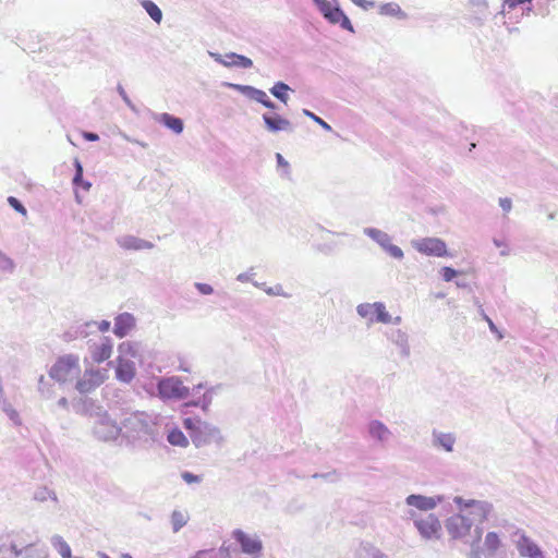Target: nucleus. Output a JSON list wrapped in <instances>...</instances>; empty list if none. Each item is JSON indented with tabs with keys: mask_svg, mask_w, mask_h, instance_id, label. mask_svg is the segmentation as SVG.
I'll use <instances>...</instances> for the list:
<instances>
[{
	"mask_svg": "<svg viewBox=\"0 0 558 558\" xmlns=\"http://www.w3.org/2000/svg\"><path fill=\"white\" fill-rule=\"evenodd\" d=\"M441 276H442V279L447 282L451 281L457 275H458V271L451 267H442L441 270Z\"/></svg>",
	"mask_w": 558,
	"mask_h": 558,
	"instance_id": "nucleus-39",
	"label": "nucleus"
},
{
	"mask_svg": "<svg viewBox=\"0 0 558 558\" xmlns=\"http://www.w3.org/2000/svg\"><path fill=\"white\" fill-rule=\"evenodd\" d=\"M320 11L324 16L333 24H340L342 28L352 31V25L348 16L337 7L324 1L320 4Z\"/></svg>",
	"mask_w": 558,
	"mask_h": 558,
	"instance_id": "nucleus-11",
	"label": "nucleus"
},
{
	"mask_svg": "<svg viewBox=\"0 0 558 558\" xmlns=\"http://www.w3.org/2000/svg\"><path fill=\"white\" fill-rule=\"evenodd\" d=\"M473 526V520L463 513L454 514L447 519L446 530L452 538H463Z\"/></svg>",
	"mask_w": 558,
	"mask_h": 558,
	"instance_id": "nucleus-9",
	"label": "nucleus"
},
{
	"mask_svg": "<svg viewBox=\"0 0 558 558\" xmlns=\"http://www.w3.org/2000/svg\"><path fill=\"white\" fill-rule=\"evenodd\" d=\"M437 441L440 447L446 451L453 449L454 438L450 434H441L437 437Z\"/></svg>",
	"mask_w": 558,
	"mask_h": 558,
	"instance_id": "nucleus-33",
	"label": "nucleus"
},
{
	"mask_svg": "<svg viewBox=\"0 0 558 558\" xmlns=\"http://www.w3.org/2000/svg\"><path fill=\"white\" fill-rule=\"evenodd\" d=\"M374 303L360 304L357 306V313L364 318H371V320H374Z\"/></svg>",
	"mask_w": 558,
	"mask_h": 558,
	"instance_id": "nucleus-34",
	"label": "nucleus"
},
{
	"mask_svg": "<svg viewBox=\"0 0 558 558\" xmlns=\"http://www.w3.org/2000/svg\"><path fill=\"white\" fill-rule=\"evenodd\" d=\"M134 317L129 313L120 314L114 322L113 332L117 337H125L134 327Z\"/></svg>",
	"mask_w": 558,
	"mask_h": 558,
	"instance_id": "nucleus-15",
	"label": "nucleus"
},
{
	"mask_svg": "<svg viewBox=\"0 0 558 558\" xmlns=\"http://www.w3.org/2000/svg\"><path fill=\"white\" fill-rule=\"evenodd\" d=\"M474 533L475 537L471 542V550L469 553V558H483V550L480 548V541L482 537L483 530L476 526Z\"/></svg>",
	"mask_w": 558,
	"mask_h": 558,
	"instance_id": "nucleus-25",
	"label": "nucleus"
},
{
	"mask_svg": "<svg viewBox=\"0 0 558 558\" xmlns=\"http://www.w3.org/2000/svg\"><path fill=\"white\" fill-rule=\"evenodd\" d=\"M183 425L191 432V436H193V433H202L207 428L206 423L199 417H186L183 421Z\"/></svg>",
	"mask_w": 558,
	"mask_h": 558,
	"instance_id": "nucleus-24",
	"label": "nucleus"
},
{
	"mask_svg": "<svg viewBox=\"0 0 558 558\" xmlns=\"http://www.w3.org/2000/svg\"><path fill=\"white\" fill-rule=\"evenodd\" d=\"M304 114L307 116L308 118H311L317 124H319L324 130L331 131V126L326 121H324L322 118H319L318 116L314 114L313 112H311L306 109L304 110Z\"/></svg>",
	"mask_w": 558,
	"mask_h": 558,
	"instance_id": "nucleus-37",
	"label": "nucleus"
},
{
	"mask_svg": "<svg viewBox=\"0 0 558 558\" xmlns=\"http://www.w3.org/2000/svg\"><path fill=\"white\" fill-rule=\"evenodd\" d=\"M486 320L488 322L490 329H495L494 323L488 317H486Z\"/></svg>",
	"mask_w": 558,
	"mask_h": 558,
	"instance_id": "nucleus-55",
	"label": "nucleus"
},
{
	"mask_svg": "<svg viewBox=\"0 0 558 558\" xmlns=\"http://www.w3.org/2000/svg\"><path fill=\"white\" fill-rule=\"evenodd\" d=\"M369 434L374 439L383 441L388 438L390 433L383 423L378 421H373L369 424Z\"/></svg>",
	"mask_w": 558,
	"mask_h": 558,
	"instance_id": "nucleus-21",
	"label": "nucleus"
},
{
	"mask_svg": "<svg viewBox=\"0 0 558 558\" xmlns=\"http://www.w3.org/2000/svg\"><path fill=\"white\" fill-rule=\"evenodd\" d=\"M82 373L80 357L75 354L59 356L49 369L51 379L59 384L73 383Z\"/></svg>",
	"mask_w": 558,
	"mask_h": 558,
	"instance_id": "nucleus-1",
	"label": "nucleus"
},
{
	"mask_svg": "<svg viewBox=\"0 0 558 558\" xmlns=\"http://www.w3.org/2000/svg\"><path fill=\"white\" fill-rule=\"evenodd\" d=\"M158 393L162 399H184L190 389L178 377L161 379L158 384Z\"/></svg>",
	"mask_w": 558,
	"mask_h": 558,
	"instance_id": "nucleus-3",
	"label": "nucleus"
},
{
	"mask_svg": "<svg viewBox=\"0 0 558 558\" xmlns=\"http://www.w3.org/2000/svg\"><path fill=\"white\" fill-rule=\"evenodd\" d=\"M190 405H191V403H184V404H183V410H182V413H183V414H186V413H187V412L185 411V409H187Z\"/></svg>",
	"mask_w": 558,
	"mask_h": 558,
	"instance_id": "nucleus-56",
	"label": "nucleus"
},
{
	"mask_svg": "<svg viewBox=\"0 0 558 558\" xmlns=\"http://www.w3.org/2000/svg\"><path fill=\"white\" fill-rule=\"evenodd\" d=\"M495 244H496L497 246H501V243H500L499 241H497V240H495Z\"/></svg>",
	"mask_w": 558,
	"mask_h": 558,
	"instance_id": "nucleus-59",
	"label": "nucleus"
},
{
	"mask_svg": "<svg viewBox=\"0 0 558 558\" xmlns=\"http://www.w3.org/2000/svg\"><path fill=\"white\" fill-rule=\"evenodd\" d=\"M190 558H215V554L213 549H202L196 551Z\"/></svg>",
	"mask_w": 558,
	"mask_h": 558,
	"instance_id": "nucleus-45",
	"label": "nucleus"
},
{
	"mask_svg": "<svg viewBox=\"0 0 558 558\" xmlns=\"http://www.w3.org/2000/svg\"><path fill=\"white\" fill-rule=\"evenodd\" d=\"M374 306H375L374 307V316H375L374 320L375 322L383 323V324H390L392 322L391 316L386 311V307L383 303L375 302Z\"/></svg>",
	"mask_w": 558,
	"mask_h": 558,
	"instance_id": "nucleus-26",
	"label": "nucleus"
},
{
	"mask_svg": "<svg viewBox=\"0 0 558 558\" xmlns=\"http://www.w3.org/2000/svg\"><path fill=\"white\" fill-rule=\"evenodd\" d=\"M170 519L173 533H178L187 523L190 515L187 511L173 510Z\"/></svg>",
	"mask_w": 558,
	"mask_h": 558,
	"instance_id": "nucleus-20",
	"label": "nucleus"
},
{
	"mask_svg": "<svg viewBox=\"0 0 558 558\" xmlns=\"http://www.w3.org/2000/svg\"><path fill=\"white\" fill-rule=\"evenodd\" d=\"M75 169H76V172H75V175L73 179V183L76 186H81L84 191H88L90 189L92 184L89 182L83 180V167L77 159H75Z\"/></svg>",
	"mask_w": 558,
	"mask_h": 558,
	"instance_id": "nucleus-30",
	"label": "nucleus"
},
{
	"mask_svg": "<svg viewBox=\"0 0 558 558\" xmlns=\"http://www.w3.org/2000/svg\"><path fill=\"white\" fill-rule=\"evenodd\" d=\"M414 525L425 538L439 537L441 525L434 514H426L425 517L414 519Z\"/></svg>",
	"mask_w": 558,
	"mask_h": 558,
	"instance_id": "nucleus-10",
	"label": "nucleus"
},
{
	"mask_svg": "<svg viewBox=\"0 0 558 558\" xmlns=\"http://www.w3.org/2000/svg\"><path fill=\"white\" fill-rule=\"evenodd\" d=\"M265 124L267 125L269 131L277 132L281 130H288L290 128L289 120L280 117V116H267L263 117Z\"/></svg>",
	"mask_w": 558,
	"mask_h": 558,
	"instance_id": "nucleus-18",
	"label": "nucleus"
},
{
	"mask_svg": "<svg viewBox=\"0 0 558 558\" xmlns=\"http://www.w3.org/2000/svg\"><path fill=\"white\" fill-rule=\"evenodd\" d=\"M84 137L88 141H97L99 138L95 133H85Z\"/></svg>",
	"mask_w": 558,
	"mask_h": 558,
	"instance_id": "nucleus-51",
	"label": "nucleus"
},
{
	"mask_svg": "<svg viewBox=\"0 0 558 558\" xmlns=\"http://www.w3.org/2000/svg\"><path fill=\"white\" fill-rule=\"evenodd\" d=\"M373 239H375L384 248L390 243V239L387 233L379 230H372L369 232Z\"/></svg>",
	"mask_w": 558,
	"mask_h": 558,
	"instance_id": "nucleus-35",
	"label": "nucleus"
},
{
	"mask_svg": "<svg viewBox=\"0 0 558 558\" xmlns=\"http://www.w3.org/2000/svg\"><path fill=\"white\" fill-rule=\"evenodd\" d=\"M8 203L10 204V206L12 208H14L21 215H23V216L27 215L26 208L21 204V202L17 198L10 196V197H8Z\"/></svg>",
	"mask_w": 558,
	"mask_h": 558,
	"instance_id": "nucleus-36",
	"label": "nucleus"
},
{
	"mask_svg": "<svg viewBox=\"0 0 558 558\" xmlns=\"http://www.w3.org/2000/svg\"><path fill=\"white\" fill-rule=\"evenodd\" d=\"M353 2L364 10H368L371 8H374V5H375V3L373 1H367V0H353Z\"/></svg>",
	"mask_w": 558,
	"mask_h": 558,
	"instance_id": "nucleus-47",
	"label": "nucleus"
},
{
	"mask_svg": "<svg viewBox=\"0 0 558 558\" xmlns=\"http://www.w3.org/2000/svg\"><path fill=\"white\" fill-rule=\"evenodd\" d=\"M442 496H436V497H426L423 495H410L407 497L405 502L410 507H415L418 510H432L434 509L439 502H441Z\"/></svg>",
	"mask_w": 558,
	"mask_h": 558,
	"instance_id": "nucleus-13",
	"label": "nucleus"
},
{
	"mask_svg": "<svg viewBox=\"0 0 558 558\" xmlns=\"http://www.w3.org/2000/svg\"><path fill=\"white\" fill-rule=\"evenodd\" d=\"M400 12V8L398 5H395V4H384L381 8H380V13L381 14H388V15H395L397 13Z\"/></svg>",
	"mask_w": 558,
	"mask_h": 558,
	"instance_id": "nucleus-41",
	"label": "nucleus"
},
{
	"mask_svg": "<svg viewBox=\"0 0 558 558\" xmlns=\"http://www.w3.org/2000/svg\"><path fill=\"white\" fill-rule=\"evenodd\" d=\"M50 543L62 558H82L73 557L70 545L58 534L51 536Z\"/></svg>",
	"mask_w": 558,
	"mask_h": 558,
	"instance_id": "nucleus-19",
	"label": "nucleus"
},
{
	"mask_svg": "<svg viewBox=\"0 0 558 558\" xmlns=\"http://www.w3.org/2000/svg\"><path fill=\"white\" fill-rule=\"evenodd\" d=\"M119 351H120V353L129 354L131 356H135V354H136V351L134 350L132 343H130V342H122L119 345Z\"/></svg>",
	"mask_w": 558,
	"mask_h": 558,
	"instance_id": "nucleus-42",
	"label": "nucleus"
},
{
	"mask_svg": "<svg viewBox=\"0 0 558 558\" xmlns=\"http://www.w3.org/2000/svg\"><path fill=\"white\" fill-rule=\"evenodd\" d=\"M290 89V87L282 83V82H278L274 85V87L270 89L271 94L280 99L282 102L287 104L288 101V96H287V92Z\"/></svg>",
	"mask_w": 558,
	"mask_h": 558,
	"instance_id": "nucleus-32",
	"label": "nucleus"
},
{
	"mask_svg": "<svg viewBox=\"0 0 558 558\" xmlns=\"http://www.w3.org/2000/svg\"><path fill=\"white\" fill-rule=\"evenodd\" d=\"M62 404H65L66 403V400L65 399H61L60 401Z\"/></svg>",
	"mask_w": 558,
	"mask_h": 558,
	"instance_id": "nucleus-60",
	"label": "nucleus"
},
{
	"mask_svg": "<svg viewBox=\"0 0 558 558\" xmlns=\"http://www.w3.org/2000/svg\"><path fill=\"white\" fill-rule=\"evenodd\" d=\"M112 342L110 338L104 337L99 344H96L90 350L92 360L95 363H102L107 361L112 354Z\"/></svg>",
	"mask_w": 558,
	"mask_h": 558,
	"instance_id": "nucleus-14",
	"label": "nucleus"
},
{
	"mask_svg": "<svg viewBox=\"0 0 558 558\" xmlns=\"http://www.w3.org/2000/svg\"><path fill=\"white\" fill-rule=\"evenodd\" d=\"M259 101H260L265 107H267V108H274V107H275V105H274L271 101H269V100H265V99H263V98H259Z\"/></svg>",
	"mask_w": 558,
	"mask_h": 558,
	"instance_id": "nucleus-53",
	"label": "nucleus"
},
{
	"mask_svg": "<svg viewBox=\"0 0 558 558\" xmlns=\"http://www.w3.org/2000/svg\"><path fill=\"white\" fill-rule=\"evenodd\" d=\"M99 558H110L106 553L98 551Z\"/></svg>",
	"mask_w": 558,
	"mask_h": 558,
	"instance_id": "nucleus-54",
	"label": "nucleus"
},
{
	"mask_svg": "<svg viewBox=\"0 0 558 558\" xmlns=\"http://www.w3.org/2000/svg\"><path fill=\"white\" fill-rule=\"evenodd\" d=\"M531 1L532 0H508L507 2H508L510 8H513V7L518 5V4H523L525 2H531Z\"/></svg>",
	"mask_w": 558,
	"mask_h": 558,
	"instance_id": "nucleus-50",
	"label": "nucleus"
},
{
	"mask_svg": "<svg viewBox=\"0 0 558 558\" xmlns=\"http://www.w3.org/2000/svg\"><path fill=\"white\" fill-rule=\"evenodd\" d=\"M277 160L280 166L288 167V162L283 159V157L280 154H277Z\"/></svg>",
	"mask_w": 558,
	"mask_h": 558,
	"instance_id": "nucleus-52",
	"label": "nucleus"
},
{
	"mask_svg": "<svg viewBox=\"0 0 558 558\" xmlns=\"http://www.w3.org/2000/svg\"><path fill=\"white\" fill-rule=\"evenodd\" d=\"M121 558H133V557L128 553H123V554H121Z\"/></svg>",
	"mask_w": 558,
	"mask_h": 558,
	"instance_id": "nucleus-57",
	"label": "nucleus"
},
{
	"mask_svg": "<svg viewBox=\"0 0 558 558\" xmlns=\"http://www.w3.org/2000/svg\"><path fill=\"white\" fill-rule=\"evenodd\" d=\"M168 441L171 445L180 446V447H186L187 444H189L187 438L185 437V435L180 429H178V428L172 429L168 434Z\"/></svg>",
	"mask_w": 558,
	"mask_h": 558,
	"instance_id": "nucleus-29",
	"label": "nucleus"
},
{
	"mask_svg": "<svg viewBox=\"0 0 558 558\" xmlns=\"http://www.w3.org/2000/svg\"><path fill=\"white\" fill-rule=\"evenodd\" d=\"M313 478H324L329 482H335L338 480V474L336 471L327 472V473H314L312 475Z\"/></svg>",
	"mask_w": 558,
	"mask_h": 558,
	"instance_id": "nucleus-40",
	"label": "nucleus"
},
{
	"mask_svg": "<svg viewBox=\"0 0 558 558\" xmlns=\"http://www.w3.org/2000/svg\"><path fill=\"white\" fill-rule=\"evenodd\" d=\"M513 543L521 557L545 558V554L541 547L524 532H515L513 534Z\"/></svg>",
	"mask_w": 558,
	"mask_h": 558,
	"instance_id": "nucleus-7",
	"label": "nucleus"
},
{
	"mask_svg": "<svg viewBox=\"0 0 558 558\" xmlns=\"http://www.w3.org/2000/svg\"><path fill=\"white\" fill-rule=\"evenodd\" d=\"M93 430L96 439L105 442L116 440L120 435V427L106 414L94 423Z\"/></svg>",
	"mask_w": 558,
	"mask_h": 558,
	"instance_id": "nucleus-8",
	"label": "nucleus"
},
{
	"mask_svg": "<svg viewBox=\"0 0 558 558\" xmlns=\"http://www.w3.org/2000/svg\"><path fill=\"white\" fill-rule=\"evenodd\" d=\"M484 546L488 556H494L500 546V539L497 533L488 532L485 536Z\"/></svg>",
	"mask_w": 558,
	"mask_h": 558,
	"instance_id": "nucleus-23",
	"label": "nucleus"
},
{
	"mask_svg": "<svg viewBox=\"0 0 558 558\" xmlns=\"http://www.w3.org/2000/svg\"><path fill=\"white\" fill-rule=\"evenodd\" d=\"M453 501L458 505L461 511L470 509L469 514L473 515V518H471L473 523L476 520L480 522L486 520L492 510V505L487 501L474 499L464 500L462 497H454Z\"/></svg>",
	"mask_w": 558,
	"mask_h": 558,
	"instance_id": "nucleus-5",
	"label": "nucleus"
},
{
	"mask_svg": "<svg viewBox=\"0 0 558 558\" xmlns=\"http://www.w3.org/2000/svg\"><path fill=\"white\" fill-rule=\"evenodd\" d=\"M121 245L128 250H144L151 246L148 242L133 236L125 238Z\"/></svg>",
	"mask_w": 558,
	"mask_h": 558,
	"instance_id": "nucleus-27",
	"label": "nucleus"
},
{
	"mask_svg": "<svg viewBox=\"0 0 558 558\" xmlns=\"http://www.w3.org/2000/svg\"><path fill=\"white\" fill-rule=\"evenodd\" d=\"M232 538L240 545L242 553L252 557H258L263 550V543L257 535H250L236 529L232 532Z\"/></svg>",
	"mask_w": 558,
	"mask_h": 558,
	"instance_id": "nucleus-6",
	"label": "nucleus"
},
{
	"mask_svg": "<svg viewBox=\"0 0 558 558\" xmlns=\"http://www.w3.org/2000/svg\"><path fill=\"white\" fill-rule=\"evenodd\" d=\"M34 499L41 502L46 501L47 499H51L52 501L58 502L57 494L47 487L37 488L34 493Z\"/></svg>",
	"mask_w": 558,
	"mask_h": 558,
	"instance_id": "nucleus-31",
	"label": "nucleus"
},
{
	"mask_svg": "<svg viewBox=\"0 0 558 558\" xmlns=\"http://www.w3.org/2000/svg\"><path fill=\"white\" fill-rule=\"evenodd\" d=\"M252 558H257V557H252Z\"/></svg>",
	"mask_w": 558,
	"mask_h": 558,
	"instance_id": "nucleus-61",
	"label": "nucleus"
},
{
	"mask_svg": "<svg viewBox=\"0 0 558 558\" xmlns=\"http://www.w3.org/2000/svg\"><path fill=\"white\" fill-rule=\"evenodd\" d=\"M109 328H110V323H109V322H107V320H102V322H100V323H99V325H98V329H99L100 331H102V332L108 331V330H109Z\"/></svg>",
	"mask_w": 558,
	"mask_h": 558,
	"instance_id": "nucleus-49",
	"label": "nucleus"
},
{
	"mask_svg": "<svg viewBox=\"0 0 558 558\" xmlns=\"http://www.w3.org/2000/svg\"><path fill=\"white\" fill-rule=\"evenodd\" d=\"M385 250H386V251L389 253V255H390V256H392L393 258H398V259H400V258H402V257H403V252H402V250H401L399 246H397V245H393V244L389 243V244L385 247Z\"/></svg>",
	"mask_w": 558,
	"mask_h": 558,
	"instance_id": "nucleus-38",
	"label": "nucleus"
},
{
	"mask_svg": "<svg viewBox=\"0 0 558 558\" xmlns=\"http://www.w3.org/2000/svg\"><path fill=\"white\" fill-rule=\"evenodd\" d=\"M196 288L202 294H211L214 291L211 286L207 283H196Z\"/></svg>",
	"mask_w": 558,
	"mask_h": 558,
	"instance_id": "nucleus-46",
	"label": "nucleus"
},
{
	"mask_svg": "<svg viewBox=\"0 0 558 558\" xmlns=\"http://www.w3.org/2000/svg\"><path fill=\"white\" fill-rule=\"evenodd\" d=\"M142 5L143 8L146 10V12L148 13V15L156 22V23H160L161 19H162V13H161V10L158 8V5L156 3H154L153 1L150 0H144L142 2Z\"/></svg>",
	"mask_w": 558,
	"mask_h": 558,
	"instance_id": "nucleus-28",
	"label": "nucleus"
},
{
	"mask_svg": "<svg viewBox=\"0 0 558 558\" xmlns=\"http://www.w3.org/2000/svg\"><path fill=\"white\" fill-rule=\"evenodd\" d=\"M160 121L174 133L180 134L183 131V121L169 113H162Z\"/></svg>",
	"mask_w": 558,
	"mask_h": 558,
	"instance_id": "nucleus-22",
	"label": "nucleus"
},
{
	"mask_svg": "<svg viewBox=\"0 0 558 558\" xmlns=\"http://www.w3.org/2000/svg\"><path fill=\"white\" fill-rule=\"evenodd\" d=\"M31 549H33V547H32ZM31 551H32V550H29V551H28V554H26L25 551L23 553V554H25V556H26L25 558H28V557L31 556Z\"/></svg>",
	"mask_w": 558,
	"mask_h": 558,
	"instance_id": "nucleus-58",
	"label": "nucleus"
},
{
	"mask_svg": "<svg viewBox=\"0 0 558 558\" xmlns=\"http://www.w3.org/2000/svg\"><path fill=\"white\" fill-rule=\"evenodd\" d=\"M412 246L418 253L427 256L446 257L448 256L446 243L438 238H422L412 241Z\"/></svg>",
	"mask_w": 558,
	"mask_h": 558,
	"instance_id": "nucleus-4",
	"label": "nucleus"
},
{
	"mask_svg": "<svg viewBox=\"0 0 558 558\" xmlns=\"http://www.w3.org/2000/svg\"><path fill=\"white\" fill-rule=\"evenodd\" d=\"M266 292L270 295H281V296H286V298L290 296L289 293L283 291V288L280 284H277L275 287L267 289Z\"/></svg>",
	"mask_w": 558,
	"mask_h": 558,
	"instance_id": "nucleus-44",
	"label": "nucleus"
},
{
	"mask_svg": "<svg viewBox=\"0 0 558 558\" xmlns=\"http://www.w3.org/2000/svg\"><path fill=\"white\" fill-rule=\"evenodd\" d=\"M181 476H182L183 481L185 483H187V484L199 483L202 481L201 476L195 475V474H193L191 472H187V471L183 472L181 474Z\"/></svg>",
	"mask_w": 558,
	"mask_h": 558,
	"instance_id": "nucleus-43",
	"label": "nucleus"
},
{
	"mask_svg": "<svg viewBox=\"0 0 558 558\" xmlns=\"http://www.w3.org/2000/svg\"><path fill=\"white\" fill-rule=\"evenodd\" d=\"M32 545H24L20 547L16 543L12 542L11 544H1L0 545V558H17L25 551L28 554Z\"/></svg>",
	"mask_w": 558,
	"mask_h": 558,
	"instance_id": "nucleus-17",
	"label": "nucleus"
},
{
	"mask_svg": "<svg viewBox=\"0 0 558 558\" xmlns=\"http://www.w3.org/2000/svg\"><path fill=\"white\" fill-rule=\"evenodd\" d=\"M108 378L106 369L86 368L82 377L75 379V389L83 395L90 393Z\"/></svg>",
	"mask_w": 558,
	"mask_h": 558,
	"instance_id": "nucleus-2",
	"label": "nucleus"
},
{
	"mask_svg": "<svg viewBox=\"0 0 558 558\" xmlns=\"http://www.w3.org/2000/svg\"><path fill=\"white\" fill-rule=\"evenodd\" d=\"M116 376L120 381L130 383L135 376V367L132 362H129L121 356L118 357V365L116 368Z\"/></svg>",
	"mask_w": 558,
	"mask_h": 558,
	"instance_id": "nucleus-16",
	"label": "nucleus"
},
{
	"mask_svg": "<svg viewBox=\"0 0 558 558\" xmlns=\"http://www.w3.org/2000/svg\"><path fill=\"white\" fill-rule=\"evenodd\" d=\"M499 205L506 213H508L512 207V202L510 198L505 197L499 199Z\"/></svg>",
	"mask_w": 558,
	"mask_h": 558,
	"instance_id": "nucleus-48",
	"label": "nucleus"
},
{
	"mask_svg": "<svg viewBox=\"0 0 558 558\" xmlns=\"http://www.w3.org/2000/svg\"><path fill=\"white\" fill-rule=\"evenodd\" d=\"M211 56L214 57L215 61L227 68L239 66L247 69L253 65V61L250 58L234 52H230L225 56L217 53H214Z\"/></svg>",
	"mask_w": 558,
	"mask_h": 558,
	"instance_id": "nucleus-12",
	"label": "nucleus"
}]
</instances>
